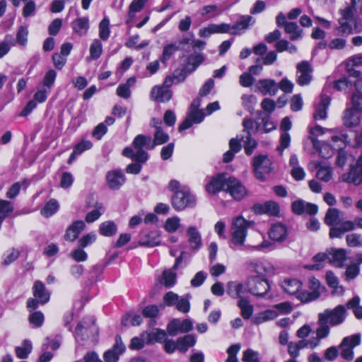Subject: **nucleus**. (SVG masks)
I'll return each mask as SVG.
<instances>
[{"label": "nucleus", "instance_id": "f257e3e1", "mask_svg": "<svg viewBox=\"0 0 362 362\" xmlns=\"http://www.w3.org/2000/svg\"><path fill=\"white\" fill-rule=\"evenodd\" d=\"M206 189L212 194L221 190L226 191L238 201L241 200L247 195V189L241 182L227 173H220L212 177L206 185Z\"/></svg>", "mask_w": 362, "mask_h": 362}, {"label": "nucleus", "instance_id": "f03ea898", "mask_svg": "<svg viewBox=\"0 0 362 362\" xmlns=\"http://www.w3.org/2000/svg\"><path fill=\"white\" fill-rule=\"evenodd\" d=\"M169 139V135L164 132L162 128L155 132L153 139H152L151 136H146L144 134L137 135L133 140L132 146L134 148L139 149V160L146 162L148 159V154L144 148L145 147L148 150L153 149L155 146L168 142Z\"/></svg>", "mask_w": 362, "mask_h": 362}, {"label": "nucleus", "instance_id": "7ed1b4c3", "mask_svg": "<svg viewBox=\"0 0 362 362\" xmlns=\"http://www.w3.org/2000/svg\"><path fill=\"white\" fill-rule=\"evenodd\" d=\"M362 117V95L353 93L351 102L347 103L343 117L344 124L347 127L358 126Z\"/></svg>", "mask_w": 362, "mask_h": 362}, {"label": "nucleus", "instance_id": "20e7f679", "mask_svg": "<svg viewBox=\"0 0 362 362\" xmlns=\"http://www.w3.org/2000/svg\"><path fill=\"white\" fill-rule=\"evenodd\" d=\"M171 204L176 211H182L186 208H193L196 205L195 197L191 193L189 189L183 186L177 190L171 197Z\"/></svg>", "mask_w": 362, "mask_h": 362}, {"label": "nucleus", "instance_id": "39448f33", "mask_svg": "<svg viewBox=\"0 0 362 362\" xmlns=\"http://www.w3.org/2000/svg\"><path fill=\"white\" fill-rule=\"evenodd\" d=\"M349 313L345 305L339 304L334 308H327L320 313L318 316L322 321H326L331 327L338 326L344 323Z\"/></svg>", "mask_w": 362, "mask_h": 362}, {"label": "nucleus", "instance_id": "423d86ee", "mask_svg": "<svg viewBox=\"0 0 362 362\" xmlns=\"http://www.w3.org/2000/svg\"><path fill=\"white\" fill-rule=\"evenodd\" d=\"M33 293L34 298H30L27 301V307L30 313L37 308L40 304L47 303L50 298V293L46 289L45 284L39 280L33 284Z\"/></svg>", "mask_w": 362, "mask_h": 362}, {"label": "nucleus", "instance_id": "0eeeda50", "mask_svg": "<svg viewBox=\"0 0 362 362\" xmlns=\"http://www.w3.org/2000/svg\"><path fill=\"white\" fill-rule=\"evenodd\" d=\"M249 226L250 223L242 216H237L233 219L230 228L233 244L238 246L244 245Z\"/></svg>", "mask_w": 362, "mask_h": 362}, {"label": "nucleus", "instance_id": "6e6552de", "mask_svg": "<svg viewBox=\"0 0 362 362\" xmlns=\"http://www.w3.org/2000/svg\"><path fill=\"white\" fill-rule=\"evenodd\" d=\"M250 272L256 273V276L267 278L276 274L275 267L268 260L264 259H253L247 262Z\"/></svg>", "mask_w": 362, "mask_h": 362}, {"label": "nucleus", "instance_id": "1a4fd4ad", "mask_svg": "<svg viewBox=\"0 0 362 362\" xmlns=\"http://www.w3.org/2000/svg\"><path fill=\"white\" fill-rule=\"evenodd\" d=\"M253 168L256 177L261 181H265L267 175H269L274 170L271 160L266 155L255 157Z\"/></svg>", "mask_w": 362, "mask_h": 362}, {"label": "nucleus", "instance_id": "9d476101", "mask_svg": "<svg viewBox=\"0 0 362 362\" xmlns=\"http://www.w3.org/2000/svg\"><path fill=\"white\" fill-rule=\"evenodd\" d=\"M247 288L252 295L263 296L269 291L270 285L267 278L250 276L247 279Z\"/></svg>", "mask_w": 362, "mask_h": 362}, {"label": "nucleus", "instance_id": "9b49d317", "mask_svg": "<svg viewBox=\"0 0 362 362\" xmlns=\"http://www.w3.org/2000/svg\"><path fill=\"white\" fill-rule=\"evenodd\" d=\"M360 343L361 335L359 334L344 337L339 346V348L341 349V356L347 361L353 360L354 357V348L358 346Z\"/></svg>", "mask_w": 362, "mask_h": 362}, {"label": "nucleus", "instance_id": "f8f14e48", "mask_svg": "<svg viewBox=\"0 0 362 362\" xmlns=\"http://www.w3.org/2000/svg\"><path fill=\"white\" fill-rule=\"evenodd\" d=\"M313 68L307 61H303L296 66V82L300 86H308L313 80Z\"/></svg>", "mask_w": 362, "mask_h": 362}, {"label": "nucleus", "instance_id": "ddd939ff", "mask_svg": "<svg viewBox=\"0 0 362 362\" xmlns=\"http://www.w3.org/2000/svg\"><path fill=\"white\" fill-rule=\"evenodd\" d=\"M309 288L312 291L302 292L298 293L297 296L302 303H308L317 300L320 296L321 291L324 289L321 286L320 281L314 277L309 280Z\"/></svg>", "mask_w": 362, "mask_h": 362}, {"label": "nucleus", "instance_id": "4468645a", "mask_svg": "<svg viewBox=\"0 0 362 362\" xmlns=\"http://www.w3.org/2000/svg\"><path fill=\"white\" fill-rule=\"evenodd\" d=\"M138 148L132 147H125L122 151V155L127 158H131L135 161L129 164L126 168V172L129 174H139L142 168V164L146 162L141 161L138 158Z\"/></svg>", "mask_w": 362, "mask_h": 362}, {"label": "nucleus", "instance_id": "2eb2a0df", "mask_svg": "<svg viewBox=\"0 0 362 362\" xmlns=\"http://www.w3.org/2000/svg\"><path fill=\"white\" fill-rule=\"evenodd\" d=\"M292 211L297 215H302L304 213L310 216L315 215L318 211L316 204L306 202L303 199H298L291 204Z\"/></svg>", "mask_w": 362, "mask_h": 362}, {"label": "nucleus", "instance_id": "dca6fc26", "mask_svg": "<svg viewBox=\"0 0 362 362\" xmlns=\"http://www.w3.org/2000/svg\"><path fill=\"white\" fill-rule=\"evenodd\" d=\"M125 180L124 173L119 170H111L107 173V185L112 190L119 189L124 185Z\"/></svg>", "mask_w": 362, "mask_h": 362}, {"label": "nucleus", "instance_id": "f3484780", "mask_svg": "<svg viewBox=\"0 0 362 362\" xmlns=\"http://www.w3.org/2000/svg\"><path fill=\"white\" fill-rule=\"evenodd\" d=\"M125 351V346L119 336H116L115 344L111 349L107 350L103 355L104 360L106 362H116L121 355Z\"/></svg>", "mask_w": 362, "mask_h": 362}, {"label": "nucleus", "instance_id": "a211bd4d", "mask_svg": "<svg viewBox=\"0 0 362 362\" xmlns=\"http://www.w3.org/2000/svg\"><path fill=\"white\" fill-rule=\"evenodd\" d=\"M173 96L171 90L163 88L160 86H155L151 91V99L159 103L168 102Z\"/></svg>", "mask_w": 362, "mask_h": 362}, {"label": "nucleus", "instance_id": "6ab92c4d", "mask_svg": "<svg viewBox=\"0 0 362 362\" xmlns=\"http://www.w3.org/2000/svg\"><path fill=\"white\" fill-rule=\"evenodd\" d=\"M346 261V252L344 249L331 248L329 250V262L337 267L342 268Z\"/></svg>", "mask_w": 362, "mask_h": 362}, {"label": "nucleus", "instance_id": "aec40b11", "mask_svg": "<svg viewBox=\"0 0 362 362\" xmlns=\"http://www.w3.org/2000/svg\"><path fill=\"white\" fill-rule=\"evenodd\" d=\"M160 244V232L158 230H151L141 235L139 245L140 246L153 247Z\"/></svg>", "mask_w": 362, "mask_h": 362}, {"label": "nucleus", "instance_id": "412c9836", "mask_svg": "<svg viewBox=\"0 0 362 362\" xmlns=\"http://www.w3.org/2000/svg\"><path fill=\"white\" fill-rule=\"evenodd\" d=\"M257 87L264 95H275L278 91V86L273 79H261L257 83Z\"/></svg>", "mask_w": 362, "mask_h": 362}, {"label": "nucleus", "instance_id": "4be33fe9", "mask_svg": "<svg viewBox=\"0 0 362 362\" xmlns=\"http://www.w3.org/2000/svg\"><path fill=\"white\" fill-rule=\"evenodd\" d=\"M86 225L83 221H74L66 230L64 238L66 240L74 241L79 234L85 229Z\"/></svg>", "mask_w": 362, "mask_h": 362}, {"label": "nucleus", "instance_id": "5701e85b", "mask_svg": "<svg viewBox=\"0 0 362 362\" xmlns=\"http://www.w3.org/2000/svg\"><path fill=\"white\" fill-rule=\"evenodd\" d=\"M330 103V98L326 95H321L320 100L315 106L314 117L315 119H324L327 117V110Z\"/></svg>", "mask_w": 362, "mask_h": 362}, {"label": "nucleus", "instance_id": "b1692460", "mask_svg": "<svg viewBox=\"0 0 362 362\" xmlns=\"http://www.w3.org/2000/svg\"><path fill=\"white\" fill-rule=\"evenodd\" d=\"M269 235L272 240L277 242H282L287 237V228L285 225L282 223H275L271 227Z\"/></svg>", "mask_w": 362, "mask_h": 362}, {"label": "nucleus", "instance_id": "393cba45", "mask_svg": "<svg viewBox=\"0 0 362 362\" xmlns=\"http://www.w3.org/2000/svg\"><path fill=\"white\" fill-rule=\"evenodd\" d=\"M188 236V242L192 250H197L199 249L202 245V237L200 233L196 227L189 226L187 230Z\"/></svg>", "mask_w": 362, "mask_h": 362}, {"label": "nucleus", "instance_id": "a878e982", "mask_svg": "<svg viewBox=\"0 0 362 362\" xmlns=\"http://www.w3.org/2000/svg\"><path fill=\"white\" fill-rule=\"evenodd\" d=\"M301 287V282L297 279H286L281 283V288L289 295L298 293Z\"/></svg>", "mask_w": 362, "mask_h": 362}, {"label": "nucleus", "instance_id": "bb28decb", "mask_svg": "<svg viewBox=\"0 0 362 362\" xmlns=\"http://www.w3.org/2000/svg\"><path fill=\"white\" fill-rule=\"evenodd\" d=\"M361 298L355 296L349 300L345 305L346 310H351L354 317L358 320H362V306L360 305Z\"/></svg>", "mask_w": 362, "mask_h": 362}, {"label": "nucleus", "instance_id": "cd10ccee", "mask_svg": "<svg viewBox=\"0 0 362 362\" xmlns=\"http://www.w3.org/2000/svg\"><path fill=\"white\" fill-rule=\"evenodd\" d=\"M73 30L80 36L85 35L89 29V20L87 17H81L71 23Z\"/></svg>", "mask_w": 362, "mask_h": 362}, {"label": "nucleus", "instance_id": "c85d7f7f", "mask_svg": "<svg viewBox=\"0 0 362 362\" xmlns=\"http://www.w3.org/2000/svg\"><path fill=\"white\" fill-rule=\"evenodd\" d=\"M226 293L233 298H242V294L244 293V286L242 283L238 281H229L226 285Z\"/></svg>", "mask_w": 362, "mask_h": 362}, {"label": "nucleus", "instance_id": "c756f323", "mask_svg": "<svg viewBox=\"0 0 362 362\" xmlns=\"http://www.w3.org/2000/svg\"><path fill=\"white\" fill-rule=\"evenodd\" d=\"M340 211L336 208H329L325 216L324 221L329 226L338 225L340 221Z\"/></svg>", "mask_w": 362, "mask_h": 362}, {"label": "nucleus", "instance_id": "7c9ffc66", "mask_svg": "<svg viewBox=\"0 0 362 362\" xmlns=\"http://www.w3.org/2000/svg\"><path fill=\"white\" fill-rule=\"evenodd\" d=\"M180 49L181 47H180V43L177 42H172L165 45L163 47L160 60L162 63H166V62L168 61L170 57Z\"/></svg>", "mask_w": 362, "mask_h": 362}, {"label": "nucleus", "instance_id": "2f4dec72", "mask_svg": "<svg viewBox=\"0 0 362 362\" xmlns=\"http://www.w3.org/2000/svg\"><path fill=\"white\" fill-rule=\"evenodd\" d=\"M252 21L254 22L251 16H242L236 23L231 26L232 31H235V35H238L241 30H246Z\"/></svg>", "mask_w": 362, "mask_h": 362}, {"label": "nucleus", "instance_id": "473e14b6", "mask_svg": "<svg viewBox=\"0 0 362 362\" xmlns=\"http://www.w3.org/2000/svg\"><path fill=\"white\" fill-rule=\"evenodd\" d=\"M117 226L112 221L103 222L99 226V233L105 237H111L116 234Z\"/></svg>", "mask_w": 362, "mask_h": 362}, {"label": "nucleus", "instance_id": "72a5a7b5", "mask_svg": "<svg viewBox=\"0 0 362 362\" xmlns=\"http://www.w3.org/2000/svg\"><path fill=\"white\" fill-rule=\"evenodd\" d=\"M284 31L290 35V40L292 41L298 40L303 37V30L300 29L298 25L294 22H290L286 24Z\"/></svg>", "mask_w": 362, "mask_h": 362}, {"label": "nucleus", "instance_id": "f704fd0d", "mask_svg": "<svg viewBox=\"0 0 362 362\" xmlns=\"http://www.w3.org/2000/svg\"><path fill=\"white\" fill-rule=\"evenodd\" d=\"M196 343V339L191 334L185 335L183 337L178 338L177 340V349L185 353L189 347L193 346Z\"/></svg>", "mask_w": 362, "mask_h": 362}, {"label": "nucleus", "instance_id": "c9c22d12", "mask_svg": "<svg viewBox=\"0 0 362 362\" xmlns=\"http://www.w3.org/2000/svg\"><path fill=\"white\" fill-rule=\"evenodd\" d=\"M204 61V57L201 54H192L188 57L187 64L185 66L188 73H192Z\"/></svg>", "mask_w": 362, "mask_h": 362}, {"label": "nucleus", "instance_id": "e433bc0d", "mask_svg": "<svg viewBox=\"0 0 362 362\" xmlns=\"http://www.w3.org/2000/svg\"><path fill=\"white\" fill-rule=\"evenodd\" d=\"M326 280L328 286L332 288L335 293H344V289L343 286H339V279L332 272L329 271L327 272Z\"/></svg>", "mask_w": 362, "mask_h": 362}, {"label": "nucleus", "instance_id": "4c0bfd02", "mask_svg": "<svg viewBox=\"0 0 362 362\" xmlns=\"http://www.w3.org/2000/svg\"><path fill=\"white\" fill-rule=\"evenodd\" d=\"M32 343L28 339L23 340L21 345L16 348V354L19 358H25L31 352Z\"/></svg>", "mask_w": 362, "mask_h": 362}, {"label": "nucleus", "instance_id": "58836bf2", "mask_svg": "<svg viewBox=\"0 0 362 362\" xmlns=\"http://www.w3.org/2000/svg\"><path fill=\"white\" fill-rule=\"evenodd\" d=\"M238 305L241 310V315L244 319H249L253 313V306L246 298H240Z\"/></svg>", "mask_w": 362, "mask_h": 362}, {"label": "nucleus", "instance_id": "ea45409f", "mask_svg": "<svg viewBox=\"0 0 362 362\" xmlns=\"http://www.w3.org/2000/svg\"><path fill=\"white\" fill-rule=\"evenodd\" d=\"M346 181L350 183H354L358 185L362 182V168L352 167L349 173Z\"/></svg>", "mask_w": 362, "mask_h": 362}, {"label": "nucleus", "instance_id": "a19ab883", "mask_svg": "<svg viewBox=\"0 0 362 362\" xmlns=\"http://www.w3.org/2000/svg\"><path fill=\"white\" fill-rule=\"evenodd\" d=\"M103 53V45L100 40L95 39L90 46V56L91 59H98Z\"/></svg>", "mask_w": 362, "mask_h": 362}, {"label": "nucleus", "instance_id": "79ce46f5", "mask_svg": "<svg viewBox=\"0 0 362 362\" xmlns=\"http://www.w3.org/2000/svg\"><path fill=\"white\" fill-rule=\"evenodd\" d=\"M258 116L259 117V119L262 121V129L263 132L264 133H269L271 131L276 129V124L270 120V116L269 115H264L261 111H258L257 112Z\"/></svg>", "mask_w": 362, "mask_h": 362}, {"label": "nucleus", "instance_id": "37998d69", "mask_svg": "<svg viewBox=\"0 0 362 362\" xmlns=\"http://www.w3.org/2000/svg\"><path fill=\"white\" fill-rule=\"evenodd\" d=\"M326 259L329 260V250H327L325 252L318 253L315 255L313 258V262H317V264L308 265L306 267L311 270H320L322 268L321 262Z\"/></svg>", "mask_w": 362, "mask_h": 362}, {"label": "nucleus", "instance_id": "c03bdc74", "mask_svg": "<svg viewBox=\"0 0 362 362\" xmlns=\"http://www.w3.org/2000/svg\"><path fill=\"white\" fill-rule=\"evenodd\" d=\"M59 209L57 201L51 199L46 203L44 208L41 210V214L46 218L50 217L55 214Z\"/></svg>", "mask_w": 362, "mask_h": 362}, {"label": "nucleus", "instance_id": "a18cd8bd", "mask_svg": "<svg viewBox=\"0 0 362 362\" xmlns=\"http://www.w3.org/2000/svg\"><path fill=\"white\" fill-rule=\"evenodd\" d=\"M110 34V21L107 18H104L99 24V36L102 40L106 41Z\"/></svg>", "mask_w": 362, "mask_h": 362}, {"label": "nucleus", "instance_id": "49530a36", "mask_svg": "<svg viewBox=\"0 0 362 362\" xmlns=\"http://www.w3.org/2000/svg\"><path fill=\"white\" fill-rule=\"evenodd\" d=\"M148 0H133L129 6L128 16L130 18L135 16V13L139 12Z\"/></svg>", "mask_w": 362, "mask_h": 362}, {"label": "nucleus", "instance_id": "de8ad7c7", "mask_svg": "<svg viewBox=\"0 0 362 362\" xmlns=\"http://www.w3.org/2000/svg\"><path fill=\"white\" fill-rule=\"evenodd\" d=\"M160 282L167 288L173 286L176 282V274L172 270H165Z\"/></svg>", "mask_w": 362, "mask_h": 362}, {"label": "nucleus", "instance_id": "09e8293b", "mask_svg": "<svg viewBox=\"0 0 362 362\" xmlns=\"http://www.w3.org/2000/svg\"><path fill=\"white\" fill-rule=\"evenodd\" d=\"M241 99L243 107L250 113H252L257 103L256 96L254 95H243Z\"/></svg>", "mask_w": 362, "mask_h": 362}, {"label": "nucleus", "instance_id": "8fccbe9b", "mask_svg": "<svg viewBox=\"0 0 362 362\" xmlns=\"http://www.w3.org/2000/svg\"><path fill=\"white\" fill-rule=\"evenodd\" d=\"M166 333L164 330L157 329L148 334L147 343L153 344L154 342H161L166 340Z\"/></svg>", "mask_w": 362, "mask_h": 362}, {"label": "nucleus", "instance_id": "3c124183", "mask_svg": "<svg viewBox=\"0 0 362 362\" xmlns=\"http://www.w3.org/2000/svg\"><path fill=\"white\" fill-rule=\"evenodd\" d=\"M318 328L317 329L316 333L318 338L323 339L327 337L329 334V324L326 321H322L321 317L318 316Z\"/></svg>", "mask_w": 362, "mask_h": 362}, {"label": "nucleus", "instance_id": "603ef678", "mask_svg": "<svg viewBox=\"0 0 362 362\" xmlns=\"http://www.w3.org/2000/svg\"><path fill=\"white\" fill-rule=\"evenodd\" d=\"M180 226V219L177 216L167 218L165 223V229L169 233L175 232Z\"/></svg>", "mask_w": 362, "mask_h": 362}, {"label": "nucleus", "instance_id": "864d4df0", "mask_svg": "<svg viewBox=\"0 0 362 362\" xmlns=\"http://www.w3.org/2000/svg\"><path fill=\"white\" fill-rule=\"evenodd\" d=\"M332 168L327 165H322L317 171L316 176L318 179L324 182H328L332 177Z\"/></svg>", "mask_w": 362, "mask_h": 362}, {"label": "nucleus", "instance_id": "5fc2aeb1", "mask_svg": "<svg viewBox=\"0 0 362 362\" xmlns=\"http://www.w3.org/2000/svg\"><path fill=\"white\" fill-rule=\"evenodd\" d=\"M360 273V267L358 264H351L344 272L345 279L350 281L356 279Z\"/></svg>", "mask_w": 362, "mask_h": 362}, {"label": "nucleus", "instance_id": "6e6d98bb", "mask_svg": "<svg viewBox=\"0 0 362 362\" xmlns=\"http://www.w3.org/2000/svg\"><path fill=\"white\" fill-rule=\"evenodd\" d=\"M346 243L349 247H361L362 235L358 233H351L346 237Z\"/></svg>", "mask_w": 362, "mask_h": 362}, {"label": "nucleus", "instance_id": "4d7b16f0", "mask_svg": "<svg viewBox=\"0 0 362 362\" xmlns=\"http://www.w3.org/2000/svg\"><path fill=\"white\" fill-rule=\"evenodd\" d=\"M213 33H229L235 35V31H232L231 25L228 23H221L219 25L211 23Z\"/></svg>", "mask_w": 362, "mask_h": 362}, {"label": "nucleus", "instance_id": "13d9d810", "mask_svg": "<svg viewBox=\"0 0 362 362\" xmlns=\"http://www.w3.org/2000/svg\"><path fill=\"white\" fill-rule=\"evenodd\" d=\"M29 322L36 327H40L44 322V315L40 311L33 312L29 315Z\"/></svg>", "mask_w": 362, "mask_h": 362}, {"label": "nucleus", "instance_id": "bf43d9fd", "mask_svg": "<svg viewBox=\"0 0 362 362\" xmlns=\"http://www.w3.org/2000/svg\"><path fill=\"white\" fill-rule=\"evenodd\" d=\"M240 349L239 344H235L230 346L227 349L228 358L225 362H239L237 354Z\"/></svg>", "mask_w": 362, "mask_h": 362}, {"label": "nucleus", "instance_id": "052dcab7", "mask_svg": "<svg viewBox=\"0 0 362 362\" xmlns=\"http://www.w3.org/2000/svg\"><path fill=\"white\" fill-rule=\"evenodd\" d=\"M96 240V235L94 233H89L82 236L78 241V247L85 248L93 243Z\"/></svg>", "mask_w": 362, "mask_h": 362}, {"label": "nucleus", "instance_id": "680f3d73", "mask_svg": "<svg viewBox=\"0 0 362 362\" xmlns=\"http://www.w3.org/2000/svg\"><path fill=\"white\" fill-rule=\"evenodd\" d=\"M28 30L26 26L19 27L16 33V41L21 45H25L28 42Z\"/></svg>", "mask_w": 362, "mask_h": 362}, {"label": "nucleus", "instance_id": "e2e57ef3", "mask_svg": "<svg viewBox=\"0 0 362 362\" xmlns=\"http://www.w3.org/2000/svg\"><path fill=\"white\" fill-rule=\"evenodd\" d=\"M242 361L243 362H260L259 353L251 349H247L243 354Z\"/></svg>", "mask_w": 362, "mask_h": 362}, {"label": "nucleus", "instance_id": "0e129e2a", "mask_svg": "<svg viewBox=\"0 0 362 362\" xmlns=\"http://www.w3.org/2000/svg\"><path fill=\"white\" fill-rule=\"evenodd\" d=\"M25 4L23 8L22 14L24 18L34 16L36 11V4L33 0L24 1Z\"/></svg>", "mask_w": 362, "mask_h": 362}, {"label": "nucleus", "instance_id": "69168bd1", "mask_svg": "<svg viewBox=\"0 0 362 362\" xmlns=\"http://www.w3.org/2000/svg\"><path fill=\"white\" fill-rule=\"evenodd\" d=\"M257 142L252 137L251 135H247L246 141H245L244 148L247 155H251L254 150L257 148Z\"/></svg>", "mask_w": 362, "mask_h": 362}, {"label": "nucleus", "instance_id": "338daca9", "mask_svg": "<svg viewBox=\"0 0 362 362\" xmlns=\"http://www.w3.org/2000/svg\"><path fill=\"white\" fill-rule=\"evenodd\" d=\"M70 257L76 262H85L88 259V254L83 250V248L78 247L77 249L74 250Z\"/></svg>", "mask_w": 362, "mask_h": 362}, {"label": "nucleus", "instance_id": "774afa93", "mask_svg": "<svg viewBox=\"0 0 362 362\" xmlns=\"http://www.w3.org/2000/svg\"><path fill=\"white\" fill-rule=\"evenodd\" d=\"M74 182V176L69 172H64L60 180V187L63 189L69 188Z\"/></svg>", "mask_w": 362, "mask_h": 362}]
</instances>
